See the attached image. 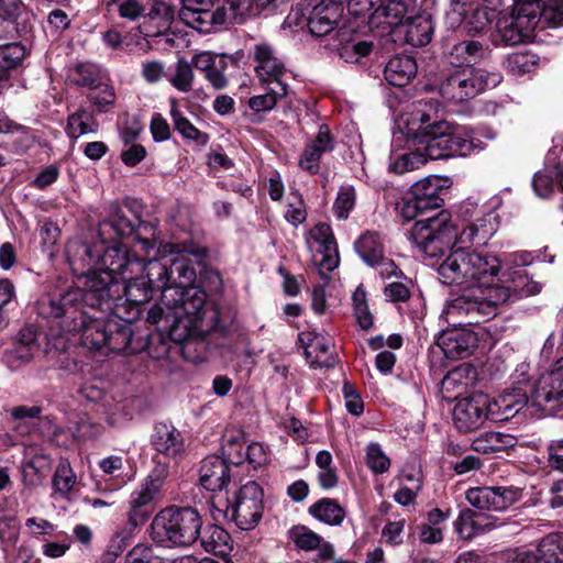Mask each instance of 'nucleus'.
Segmentation results:
<instances>
[{
  "mask_svg": "<svg viewBox=\"0 0 563 563\" xmlns=\"http://www.w3.org/2000/svg\"><path fill=\"white\" fill-rule=\"evenodd\" d=\"M203 314L205 309L200 313H191L183 309V302H177L175 307H166L161 300L150 309L147 321L151 323L165 321L170 338L176 342H184L201 331Z\"/></svg>",
  "mask_w": 563,
  "mask_h": 563,
  "instance_id": "obj_9",
  "label": "nucleus"
},
{
  "mask_svg": "<svg viewBox=\"0 0 563 563\" xmlns=\"http://www.w3.org/2000/svg\"><path fill=\"white\" fill-rule=\"evenodd\" d=\"M217 0H181L178 11L179 19L188 26L201 32L210 33L214 26H221L223 10L213 9Z\"/></svg>",
  "mask_w": 563,
  "mask_h": 563,
  "instance_id": "obj_15",
  "label": "nucleus"
},
{
  "mask_svg": "<svg viewBox=\"0 0 563 563\" xmlns=\"http://www.w3.org/2000/svg\"><path fill=\"white\" fill-rule=\"evenodd\" d=\"M342 12L343 7L339 3L320 0V2L313 7L308 18L310 33L316 36L327 35L336 26Z\"/></svg>",
  "mask_w": 563,
  "mask_h": 563,
  "instance_id": "obj_22",
  "label": "nucleus"
},
{
  "mask_svg": "<svg viewBox=\"0 0 563 563\" xmlns=\"http://www.w3.org/2000/svg\"><path fill=\"white\" fill-rule=\"evenodd\" d=\"M490 399L484 393L459 398L453 409V423L460 432H472L483 426L485 420H493Z\"/></svg>",
  "mask_w": 563,
  "mask_h": 563,
  "instance_id": "obj_12",
  "label": "nucleus"
},
{
  "mask_svg": "<svg viewBox=\"0 0 563 563\" xmlns=\"http://www.w3.org/2000/svg\"><path fill=\"white\" fill-rule=\"evenodd\" d=\"M529 402L527 388L516 386L510 390H505L498 398L490 401V415L494 421L509 420Z\"/></svg>",
  "mask_w": 563,
  "mask_h": 563,
  "instance_id": "obj_20",
  "label": "nucleus"
},
{
  "mask_svg": "<svg viewBox=\"0 0 563 563\" xmlns=\"http://www.w3.org/2000/svg\"><path fill=\"white\" fill-rule=\"evenodd\" d=\"M512 563H563V532L548 534L541 540L537 554L518 553Z\"/></svg>",
  "mask_w": 563,
  "mask_h": 563,
  "instance_id": "obj_21",
  "label": "nucleus"
},
{
  "mask_svg": "<svg viewBox=\"0 0 563 563\" xmlns=\"http://www.w3.org/2000/svg\"><path fill=\"white\" fill-rule=\"evenodd\" d=\"M396 211L406 221L419 217L410 230V239L429 265L439 264L441 280L470 290L446 306L448 321L454 324L479 323L496 316L503 306L541 291V284L522 271L504 274L495 282L501 261L489 252L457 249L440 263L456 239V229L448 211L427 216L410 192L396 203Z\"/></svg>",
  "mask_w": 563,
  "mask_h": 563,
  "instance_id": "obj_1",
  "label": "nucleus"
},
{
  "mask_svg": "<svg viewBox=\"0 0 563 563\" xmlns=\"http://www.w3.org/2000/svg\"><path fill=\"white\" fill-rule=\"evenodd\" d=\"M289 538L303 551H313L321 545V537L306 526H295L289 530Z\"/></svg>",
  "mask_w": 563,
  "mask_h": 563,
  "instance_id": "obj_51",
  "label": "nucleus"
},
{
  "mask_svg": "<svg viewBox=\"0 0 563 563\" xmlns=\"http://www.w3.org/2000/svg\"><path fill=\"white\" fill-rule=\"evenodd\" d=\"M445 157L466 156L482 148V141L467 126L450 124Z\"/></svg>",
  "mask_w": 563,
  "mask_h": 563,
  "instance_id": "obj_28",
  "label": "nucleus"
},
{
  "mask_svg": "<svg viewBox=\"0 0 563 563\" xmlns=\"http://www.w3.org/2000/svg\"><path fill=\"white\" fill-rule=\"evenodd\" d=\"M354 246L357 254L369 266H374L385 255L384 242L377 232H365L356 240Z\"/></svg>",
  "mask_w": 563,
  "mask_h": 563,
  "instance_id": "obj_37",
  "label": "nucleus"
},
{
  "mask_svg": "<svg viewBox=\"0 0 563 563\" xmlns=\"http://www.w3.org/2000/svg\"><path fill=\"white\" fill-rule=\"evenodd\" d=\"M77 476L67 459H60L53 476V487L56 493L66 496L75 486Z\"/></svg>",
  "mask_w": 563,
  "mask_h": 563,
  "instance_id": "obj_47",
  "label": "nucleus"
},
{
  "mask_svg": "<svg viewBox=\"0 0 563 563\" xmlns=\"http://www.w3.org/2000/svg\"><path fill=\"white\" fill-rule=\"evenodd\" d=\"M544 2L540 0H518L515 2L512 15L519 20V26L530 33L544 21Z\"/></svg>",
  "mask_w": 563,
  "mask_h": 563,
  "instance_id": "obj_35",
  "label": "nucleus"
},
{
  "mask_svg": "<svg viewBox=\"0 0 563 563\" xmlns=\"http://www.w3.org/2000/svg\"><path fill=\"white\" fill-rule=\"evenodd\" d=\"M253 56L256 63L255 73L262 82L268 85H287L284 81L287 69L269 44H256L254 46Z\"/></svg>",
  "mask_w": 563,
  "mask_h": 563,
  "instance_id": "obj_16",
  "label": "nucleus"
},
{
  "mask_svg": "<svg viewBox=\"0 0 563 563\" xmlns=\"http://www.w3.org/2000/svg\"><path fill=\"white\" fill-rule=\"evenodd\" d=\"M227 67L228 63L225 60V57L223 56L214 64V66H212V68L210 67L205 73V78L217 90L224 89L228 86V78L224 75Z\"/></svg>",
  "mask_w": 563,
  "mask_h": 563,
  "instance_id": "obj_59",
  "label": "nucleus"
},
{
  "mask_svg": "<svg viewBox=\"0 0 563 563\" xmlns=\"http://www.w3.org/2000/svg\"><path fill=\"white\" fill-rule=\"evenodd\" d=\"M310 236L320 245V251L324 253L320 266L327 271H333L338 267L339 257L331 227L327 223H318L311 229Z\"/></svg>",
  "mask_w": 563,
  "mask_h": 563,
  "instance_id": "obj_31",
  "label": "nucleus"
},
{
  "mask_svg": "<svg viewBox=\"0 0 563 563\" xmlns=\"http://www.w3.org/2000/svg\"><path fill=\"white\" fill-rule=\"evenodd\" d=\"M199 540L206 552L224 558L232 551L231 536L221 527L210 525L200 531Z\"/></svg>",
  "mask_w": 563,
  "mask_h": 563,
  "instance_id": "obj_33",
  "label": "nucleus"
},
{
  "mask_svg": "<svg viewBox=\"0 0 563 563\" xmlns=\"http://www.w3.org/2000/svg\"><path fill=\"white\" fill-rule=\"evenodd\" d=\"M139 269H142V275L130 278L125 283L115 280L110 274L104 273L79 276V285L88 287L86 290L91 297V306L107 305L108 309H112L117 305L115 301L122 298L130 303L142 305L152 298L157 287L146 277L143 264Z\"/></svg>",
  "mask_w": 563,
  "mask_h": 563,
  "instance_id": "obj_5",
  "label": "nucleus"
},
{
  "mask_svg": "<svg viewBox=\"0 0 563 563\" xmlns=\"http://www.w3.org/2000/svg\"><path fill=\"white\" fill-rule=\"evenodd\" d=\"M35 351L26 345L15 343L11 350L5 352L4 358L10 367H18L30 362Z\"/></svg>",
  "mask_w": 563,
  "mask_h": 563,
  "instance_id": "obj_61",
  "label": "nucleus"
},
{
  "mask_svg": "<svg viewBox=\"0 0 563 563\" xmlns=\"http://www.w3.org/2000/svg\"><path fill=\"white\" fill-rule=\"evenodd\" d=\"M496 230L497 216L494 212H487L468 223L460 234L456 233L455 242L459 241L462 244H484Z\"/></svg>",
  "mask_w": 563,
  "mask_h": 563,
  "instance_id": "obj_27",
  "label": "nucleus"
},
{
  "mask_svg": "<svg viewBox=\"0 0 563 563\" xmlns=\"http://www.w3.org/2000/svg\"><path fill=\"white\" fill-rule=\"evenodd\" d=\"M70 79L77 86L95 89L99 87L101 73L96 64L80 63L71 70Z\"/></svg>",
  "mask_w": 563,
  "mask_h": 563,
  "instance_id": "obj_46",
  "label": "nucleus"
},
{
  "mask_svg": "<svg viewBox=\"0 0 563 563\" xmlns=\"http://www.w3.org/2000/svg\"><path fill=\"white\" fill-rule=\"evenodd\" d=\"M100 241L82 250L88 265H100L99 272L87 275L134 273L141 267V254L150 255L158 246L155 229L152 224L141 222L139 228L130 221L119 208H114L108 219L99 224Z\"/></svg>",
  "mask_w": 563,
  "mask_h": 563,
  "instance_id": "obj_3",
  "label": "nucleus"
},
{
  "mask_svg": "<svg viewBox=\"0 0 563 563\" xmlns=\"http://www.w3.org/2000/svg\"><path fill=\"white\" fill-rule=\"evenodd\" d=\"M225 518L233 520L241 530L253 529L263 514V489L255 482H247L222 510Z\"/></svg>",
  "mask_w": 563,
  "mask_h": 563,
  "instance_id": "obj_10",
  "label": "nucleus"
},
{
  "mask_svg": "<svg viewBox=\"0 0 563 563\" xmlns=\"http://www.w3.org/2000/svg\"><path fill=\"white\" fill-rule=\"evenodd\" d=\"M26 51L20 43H10L0 46V78L18 67L24 59Z\"/></svg>",
  "mask_w": 563,
  "mask_h": 563,
  "instance_id": "obj_48",
  "label": "nucleus"
},
{
  "mask_svg": "<svg viewBox=\"0 0 563 563\" xmlns=\"http://www.w3.org/2000/svg\"><path fill=\"white\" fill-rule=\"evenodd\" d=\"M199 481L210 492L222 490L230 481L229 465L218 455L206 457L200 466Z\"/></svg>",
  "mask_w": 563,
  "mask_h": 563,
  "instance_id": "obj_26",
  "label": "nucleus"
},
{
  "mask_svg": "<svg viewBox=\"0 0 563 563\" xmlns=\"http://www.w3.org/2000/svg\"><path fill=\"white\" fill-rule=\"evenodd\" d=\"M143 272L162 291L166 307L183 302V309L191 313H200L205 309L206 292L195 285L196 268L187 254L148 260L143 264Z\"/></svg>",
  "mask_w": 563,
  "mask_h": 563,
  "instance_id": "obj_4",
  "label": "nucleus"
},
{
  "mask_svg": "<svg viewBox=\"0 0 563 563\" xmlns=\"http://www.w3.org/2000/svg\"><path fill=\"white\" fill-rule=\"evenodd\" d=\"M99 124L93 113L87 109L80 108L68 115L66 134L68 137L77 140L86 134H95L98 132Z\"/></svg>",
  "mask_w": 563,
  "mask_h": 563,
  "instance_id": "obj_39",
  "label": "nucleus"
},
{
  "mask_svg": "<svg viewBox=\"0 0 563 563\" xmlns=\"http://www.w3.org/2000/svg\"><path fill=\"white\" fill-rule=\"evenodd\" d=\"M485 56V49L482 43L477 41H463L456 43L448 53V63L461 69L463 67H474L476 63Z\"/></svg>",
  "mask_w": 563,
  "mask_h": 563,
  "instance_id": "obj_32",
  "label": "nucleus"
},
{
  "mask_svg": "<svg viewBox=\"0 0 563 563\" xmlns=\"http://www.w3.org/2000/svg\"><path fill=\"white\" fill-rule=\"evenodd\" d=\"M195 74L191 64L185 58H179L175 65L174 74L168 78L170 85L180 92H189L192 89Z\"/></svg>",
  "mask_w": 563,
  "mask_h": 563,
  "instance_id": "obj_49",
  "label": "nucleus"
},
{
  "mask_svg": "<svg viewBox=\"0 0 563 563\" xmlns=\"http://www.w3.org/2000/svg\"><path fill=\"white\" fill-rule=\"evenodd\" d=\"M150 5V3L147 4ZM175 8L166 1H155L147 7L145 18L153 21L156 26L155 32L145 31V35H156L167 30L175 18Z\"/></svg>",
  "mask_w": 563,
  "mask_h": 563,
  "instance_id": "obj_42",
  "label": "nucleus"
},
{
  "mask_svg": "<svg viewBox=\"0 0 563 563\" xmlns=\"http://www.w3.org/2000/svg\"><path fill=\"white\" fill-rule=\"evenodd\" d=\"M201 529L202 519L196 509L169 506L155 515L151 537L162 547L185 548L198 540Z\"/></svg>",
  "mask_w": 563,
  "mask_h": 563,
  "instance_id": "obj_6",
  "label": "nucleus"
},
{
  "mask_svg": "<svg viewBox=\"0 0 563 563\" xmlns=\"http://www.w3.org/2000/svg\"><path fill=\"white\" fill-rule=\"evenodd\" d=\"M378 10L388 19L389 24H397L405 16L406 4L401 0H385Z\"/></svg>",
  "mask_w": 563,
  "mask_h": 563,
  "instance_id": "obj_62",
  "label": "nucleus"
},
{
  "mask_svg": "<svg viewBox=\"0 0 563 563\" xmlns=\"http://www.w3.org/2000/svg\"><path fill=\"white\" fill-rule=\"evenodd\" d=\"M366 464L375 474H383L390 467V460L378 443H369L366 448Z\"/></svg>",
  "mask_w": 563,
  "mask_h": 563,
  "instance_id": "obj_55",
  "label": "nucleus"
},
{
  "mask_svg": "<svg viewBox=\"0 0 563 563\" xmlns=\"http://www.w3.org/2000/svg\"><path fill=\"white\" fill-rule=\"evenodd\" d=\"M532 186L539 197H548L554 189L552 172L549 169L538 172L533 177Z\"/></svg>",
  "mask_w": 563,
  "mask_h": 563,
  "instance_id": "obj_63",
  "label": "nucleus"
},
{
  "mask_svg": "<svg viewBox=\"0 0 563 563\" xmlns=\"http://www.w3.org/2000/svg\"><path fill=\"white\" fill-rule=\"evenodd\" d=\"M476 339L473 333L464 330L444 331L438 338V345L446 358H464L471 354Z\"/></svg>",
  "mask_w": 563,
  "mask_h": 563,
  "instance_id": "obj_24",
  "label": "nucleus"
},
{
  "mask_svg": "<svg viewBox=\"0 0 563 563\" xmlns=\"http://www.w3.org/2000/svg\"><path fill=\"white\" fill-rule=\"evenodd\" d=\"M288 93V85H274L264 95L253 96L249 100V107L256 112L271 111L278 100Z\"/></svg>",
  "mask_w": 563,
  "mask_h": 563,
  "instance_id": "obj_45",
  "label": "nucleus"
},
{
  "mask_svg": "<svg viewBox=\"0 0 563 563\" xmlns=\"http://www.w3.org/2000/svg\"><path fill=\"white\" fill-rule=\"evenodd\" d=\"M501 80L499 73L477 67L454 69L443 76L438 86L440 96L448 102H466Z\"/></svg>",
  "mask_w": 563,
  "mask_h": 563,
  "instance_id": "obj_8",
  "label": "nucleus"
},
{
  "mask_svg": "<svg viewBox=\"0 0 563 563\" xmlns=\"http://www.w3.org/2000/svg\"><path fill=\"white\" fill-rule=\"evenodd\" d=\"M168 464L157 462L147 477L131 494L129 501L131 508L129 512V520L133 526L146 520L147 514L143 511L142 508L155 499L168 477Z\"/></svg>",
  "mask_w": 563,
  "mask_h": 563,
  "instance_id": "obj_13",
  "label": "nucleus"
},
{
  "mask_svg": "<svg viewBox=\"0 0 563 563\" xmlns=\"http://www.w3.org/2000/svg\"><path fill=\"white\" fill-rule=\"evenodd\" d=\"M148 1L144 0H122L119 3L118 12L123 19L136 21L140 18H145Z\"/></svg>",
  "mask_w": 563,
  "mask_h": 563,
  "instance_id": "obj_57",
  "label": "nucleus"
},
{
  "mask_svg": "<svg viewBox=\"0 0 563 563\" xmlns=\"http://www.w3.org/2000/svg\"><path fill=\"white\" fill-rule=\"evenodd\" d=\"M548 462L551 468L563 473V439L548 445Z\"/></svg>",
  "mask_w": 563,
  "mask_h": 563,
  "instance_id": "obj_64",
  "label": "nucleus"
},
{
  "mask_svg": "<svg viewBox=\"0 0 563 563\" xmlns=\"http://www.w3.org/2000/svg\"><path fill=\"white\" fill-rule=\"evenodd\" d=\"M417 74L416 60L408 55H397L385 66V79L393 86L402 87L409 84Z\"/></svg>",
  "mask_w": 563,
  "mask_h": 563,
  "instance_id": "obj_30",
  "label": "nucleus"
},
{
  "mask_svg": "<svg viewBox=\"0 0 563 563\" xmlns=\"http://www.w3.org/2000/svg\"><path fill=\"white\" fill-rule=\"evenodd\" d=\"M124 563H161L151 547L136 544L125 555Z\"/></svg>",
  "mask_w": 563,
  "mask_h": 563,
  "instance_id": "obj_58",
  "label": "nucleus"
},
{
  "mask_svg": "<svg viewBox=\"0 0 563 563\" xmlns=\"http://www.w3.org/2000/svg\"><path fill=\"white\" fill-rule=\"evenodd\" d=\"M432 106L424 101L415 104L407 119L408 134L413 147L424 153L427 158H445L450 124L432 120Z\"/></svg>",
  "mask_w": 563,
  "mask_h": 563,
  "instance_id": "obj_7",
  "label": "nucleus"
},
{
  "mask_svg": "<svg viewBox=\"0 0 563 563\" xmlns=\"http://www.w3.org/2000/svg\"><path fill=\"white\" fill-rule=\"evenodd\" d=\"M405 36L408 44L422 46L431 41L433 24L429 14H419L405 24Z\"/></svg>",
  "mask_w": 563,
  "mask_h": 563,
  "instance_id": "obj_38",
  "label": "nucleus"
},
{
  "mask_svg": "<svg viewBox=\"0 0 563 563\" xmlns=\"http://www.w3.org/2000/svg\"><path fill=\"white\" fill-rule=\"evenodd\" d=\"M454 527L461 539L471 540L478 534L500 527V523L492 517L477 514L471 509H464L455 520Z\"/></svg>",
  "mask_w": 563,
  "mask_h": 563,
  "instance_id": "obj_23",
  "label": "nucleus"
},
{
  "mask_svg": "<svg viewBox=\"0 0 563 563\" xmlns=\"http://www.w3.org/2000/svg\"><path fill=\"white\" fill-rule=\"evenodd\" d=\"M170 103V117L174 123L175 130L181 134L183 137L196 141L197 143L205 145L209 137L206 133L199 131L179 110L178 102L172 98Z\"/></svg>",
  "mask_w": 563,
  "mask_h": 563,
  "instance_id": "obj_41",
  "label": "nucleus"
},
{
  "mask_svg": "<svg viewBox=\"0 0 563 563\" xmlns=\"http://www.w3.org/2000/svg\"><path fill=\"white\" fill-rule=\"evenodd\" d=\"M442 186L438 178L427 177L411 186L410 194L427 216L434 210H442Z\"/></svg>",
  "mask_w": 563,
  "mask_h": 563,
  "instance_id": "obj_25",
  "label": "nucleus"
},
{
  "mask_svg": "<svg viewBox=\"0 0 563 563\" xmlns=\"http://www.w3.org/2000/svg\"><path fill=\"white\" fill-rule=\"evenodd\" d=\"M356 201L355 189L352 186H342L333 203V213L339 220H346Z\"/></svg>",
  "mask_w": 563,
  "mask_h": 563,
  "instance_id": "obj_53",
  "label": "nucleus"
},
{
  "mask_svg": "<svg viewBox=\"0 0 563 563\" xmlns=\"http://www.w3.org/2000/svg\"><path fill=\"white\" fill-rule=\"evenodd\" d=\"M152 445L156 453L177 462L185 453V440L174 426L158 423L152 434Z\"/></svg>",
  "mask_w": 563,
  "mask_h": 563,
  "instance_id": "obj_18",
  "label": "nucleus"
},
{
  "mask_svg": "<svg viewBox=\"0 0 563 563\" xmlns=\"http://www.w3.org/2000/svg\"><path fill=\"white\" fill-rule=\"evenodd\" d=\"M538 57L531 52H515L506 59V68L515 76L530 73L537 65Z\"/></svg>",
  "mask_w": 563,
  "mask_h": 563,
  "instance_id": "obj_50",
  "label": "nucleus"
},
{
  "mask_svg": "<svg viewBox=\"0 0 563 563\" xmlns=\"http://www.w3.org/2000/svg\"><path fill=\"white\" fill-rule=\"evenodd\" d=\"M299 342L305 347L306 358L313 366L330 367L336 362L332 351V344L329 339L313 332H301Z\"/></svg>",
  "mask_w": 563,
  "mask_h": 563,
  "instance_id": "obj_19",
  "label": "nucleus"
},
{
  "mask_svg": "<svg viewBox=\"0 0 563 563\" xmlns=\"http://www.w3.org/2000/svg\"><path fill=\"white\" fill-rule=\"evenodd\" d=\"M515 438L501 432H484L472 441V449L482 454H492L515 445Z\"/></svg>",
  "mask_w": 563,
  "mask_h": 563,
  "instance_id": "obj_40",
  "label": "nucleus"
},
{
  "mask_svg": "<svg viewBox=\"0 0 563 563\" xmlns=\"http://www.w3.org/2000/svg\"><path fill=\"white\" fill-rule=\"evenodd\" d=\"M86 288L78 277L74 286L45 294L36 305L38 314L59 319L63 330L80 333L81 344L89 350L136 353L141 346L134 344L132 324L117 317L103 319L107 305L91 306Z\"/></svg>",
  "mask_w": 563,
  "mask_h": 563,
  "instance_id": "obj_2",
  "label": "nucleus"
},
{
  "mask_svg": "<svg viewBox=\"0 0 563 563\" xmlns=\"http://www.w3.org/2000/svg\"><path fill=\"white\" fill-rule=\"evenodd\" d=\"M0 16L14 24L20 34L30 32L35 20L34 13L21 0H1Z\"/></svg>",
  "mask_w": 563,
  "mask_h": 563,
  "instance_id": "obj_29",
  "label": "nucleus"
},
{
  "mask_svg": "<svg viewBox=\"0 0 563 563\" xmlns=\"http://www.w3.org/2000/svg\"><path fill=\"white\" fill-rule=\"evenodd\" d=\"M450 512L434 508L427 514L424 522L418 529L419 540L426 544H438L443 540V530Z\"/></svg>",
  "mask_w": 563,
  "mask_h": 563,
  "instance_id": "obj_34",
  "label": "nucleus"
},
{
  "mask_svg": "<svg viewBox=\"0 0 563 563\" xmlns=\"http://www.w3.org/2000/svg\"><path fill=\"white\" fill-rule=\"evenodd\" d=\"M492 13L486 8H474L466 12L465 31L468 33L483 32L492 20Z\"/></svg>",
  "mask_w": 563,
  "mask_h": 563,
  "instance_id": "obj_56",
  "label": "nucleus"
},
{
  "mask_svg": "<svg viewBox=\"0 0 563 563\" xmlns=\"http://www.w3.org/2000/svg\"><path fill=\"white\" fill-rule=\"evenodd\" d=\"M496 26L501 40L508 45L519 44L531 35L528 30L519 26V20L512 14L499 18Z\"/></svg>",
  "mask_w": 563,
  "mask_h": 563,
  "instance_id": "obj_44",
  "label": "nucleus"
},
{
  "mask_svg": "<svg viewBox=\"0 0 563 563\" xmlns=\"http://www.w3.org/2000/svg\"><path fill=\"white\" fill-rule=\"evenodd\" d=\"M427 156L422 151L415 147L413 151L400 155L389 165V169L396 174H404L413 170L427 162Z\"/></svg>",
  "mask_w": 563,
  "mask_h": 563,
  "instance_id": "obj_54",
  "label": "nucleus"
},
{
  "mask_svg": "<svg viewBox=\"0 0 563 563\" xmlns=\"http://www.w3.org/2000/svg\"><path fill=\"white\" fill-rule=\"evenodd\" d=\"M91 103L98 108L99 111H104L107 107L111 106L115 100L114 91L107 85H100L98 88L92 89L88 95Z\"/></svg>",
  "mask_w": 563,
  "mask_h": 563,
  "instance_id": "obj_60",
  "label": "nucleus"
},
{
  "mask_svg": "<svg viewBox=\"0 0 563 563\" xmlns=\"http://www.w3.org/2000/svg\"><path fill=\"white\" fill-rule=\"evenodd\" d=\"M309 515L329 526H341L345 516V509L331 498H322L308 508Z\"/></svg>",
  "mask_w": 563,
  "mask_h": 563,
  "instance_id": "obj_36",
  "label": "nucleus"
},
{
  "mask_svg": "<svg viewBox=\"0 0 563 563\" xmlns=\"http://www.w3.org/2000/svg\"><path fill=\"white\" fill-rule=\"evenodd\" d=\"M530 405L545 415H553L563 407V357L537 380L530 395Z\"/></svg>",
  "mask_w": 563,
  "mask_h": 563,
  "instance_id": "obj_11",
  "label": "nucleus"
},
{
  "mask_svg": "<svg viewBox=\"0 0 563 563\" xmlns=\"http://www.w3.org/2000/svg\"><path fill=\"white\" fill-rule=\"evenodd\" d=\"M334 143L327 125H321L314 139L308 142L299 157V167L311 175L320 169V159L323 154L331 152Z\"/></svg>",
  "mask_w": 563,
  "mask_h": 563,
  "instance_id": "obj_17",
  "label": "nucleus"
},
{
  "mask_svg": "<svg viewBox=\"0 0 563 563\" xmlns=\"http://www.w3.org/2000/svg\"><path fill=\"white\" fill-rule=\"evenodd\" d=\"M523 489L518 486L471 487L465 493L466 500L481 510H505L522 498Z\"/></svg>",
  "mask_w": 563,
  "mask_h": 563,
  "instance_id": "obj_14",
  "label": "nucleus"
},
{
  "mask_svg": "<svg viewBox=\"0 0 563 563\" xmlns=\"http://www.w3.org/2000/svg\"><path fill=\"white\" fill-rule=\"evenodd\" d=\"M218 10H223L225 15L221 25L228 23H242L244 20L252 14H256V7L254 0H225L222 5L218 7Z\"/></svg>",
  "mask_w": 563,
  "mask_h": 563,
  "instance_id": "obj_43",
  "label": "nucleus"
},
{
  "mask_svg": "<svg viewBox=\"0 0 563 563\" xmlns=\"http://www.w3.org/2000/svg\"><path fill=\"white\" fill-rule=\"evenodd\" d=\"M352 302L354 316L360 327L364 330H368L369 328H372L374 319L367 305L366 291L362 286H358L353 292Z\"/></svg>",
  "mask_w": 563,
  "mask_h": 563,
  "instance_id": "obj_52",
  "label": "nucleus"
}]
</instances>
